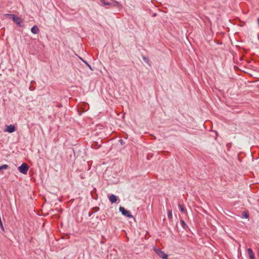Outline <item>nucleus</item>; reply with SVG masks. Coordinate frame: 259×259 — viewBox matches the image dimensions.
<instances>
[{
	"instance_id": "dca6fc26",
	"label": "nucleus",
	"mask_w": 259,
	"mask_h": 259,
	"mask_svg": "<svg viewBox=\"0 0 259 259\" xmlns=\"http://www.w3.org/2000/svg\"><path fill=\"white\" fill-rule=\"evenodd\" d=\"M167 217L169 220H170L172 219V210H168L167 211Z\"/></svg>"
},
{
	"instance_id": "aec40b11",
	"label": "nucleus",
	"mask_w": 259,
	"mask_h": 259,
	"mask_svg": "<svg viewBox=\"0 0 259 259\" xmlns=\"http://www.w3.org/2000/svg\"><path fill=\"white\" fill-rule=\"evenodd\" d=\"M93 210H94L93 211H95V212H96L98 211L99 210V208L98 207H94L93 208Z\"/></svg>"
},
{
	"instance_id": "f03ea898",
	"label": "nucleus",
	"mask_w": 259,
	"mask_h": 259,
	"mask_svg": "<svg viewBox=\"0 0 259 259\" xmlns=\"http://www.w3.org/2000/svg\"><path fill=\"white\" fill-rule=\"evenodd\" d=\"M29 166L26 163H23L18 167V170L22 174L26 175L29 169Z\"/></svg>"
},
{
	"instance_id": "f8f14e48",
	"label": "nucleus",
	"mask_w": 259,
	"mask_h": 259,
	"mask_svg": "<svg viewBox=\"0 0 259 259\" xmlns=\"http://www.w3.org/2000/svg\"><path fill=\"white\" fill-rule=\"evenodd\" d=\"M179 208L180 210V211L182 212V213H185L187 211L186 209L185 208L184 205H182V204H179Z\"/></svg>"
},
{
	"instance_id": "4be33fe9",
	"label": "nucleus",
	"mask_w": 259,
	"mask_h": 259,
	"mask_svg": "<svg viewBox=\"0 0 259 259\" xmlns=\"http://www.w3.org/2000/svg\"><path fill=\"white\" fill-rule=\"evenodd\" d=\"M56 106H57V107H62V104H57L56 105Z\"/></svg>"
},
{
	"instance_id": "2eb2a0df",
	"label": "nucleus",
	"mask_w": 259,
	"mask_h": 259,
	"mask_svg": "<svg viewBox=\"0 0 259 259\" xmlns=\"http://www.w3.org/2000/svg\"><path fill=\"white\" fill-rule=\"evenodd\" d=\"M9 167V165L7 164H4L1 166H0V170L3 169H8Z\"/></svg>"
},
{
	"instance_id": "6ab92c4d",
	"label": "nucleus",
	"mask_w": 259,
	"mask_h": 259,
	"mask_svg": "<svg viewBox=\"0 0 259 259\" xmlns=\"http://www.w3.org/2000/svg\"><path fill=\"white\" fill-rule=\"evenodd\" d=\"M119 142L120 143L121 145H123L125 144L124 142L122 139H120L119 140Z\"/></svg>"
},
{
	"instance_id": "0eeeda50",
	"label": "nucleus",
	"mask_w": 259,
	"mask_h": 259,
	"mask_svg": "<svg viewBox=\"0 0 259 259\" xmlns=\"http://www.w3.org/2000/svg\"><path fill=\"white\" fill-rule=\"evenodd\" d=\"M13 21L19 26H22L21 24L22 23V20L20 17L17 16Z\"/></svg>"
},
{
	"instance_id": "a211bd4d",
	"label": "nucleus",
	"mask_w": 259,
	"mask_h": 259,
	"mask_svg": "<svg viewBox=\"0 0 259 259\" xmlns=\"http://www.w3.org/2000/svg\"><path fill=\"white\" fill-rule=\"evenodd\" d=\"M142 58L145 62L148 63V59L145 56H143Z\"/></svg>"
},
{
	"instance_id": "9b49d317",
	"label": "nucleus",
	"mask_w": 259,
	"mask_h": 259,
	"mask_svg": "<svg viewBox=\"0 0 259 259\" xmlns=\"http://www.w3.org/2000/svg\"><path fill=\"white\" fill-rule=\"evenodd\" d=\"M6 16L8 18H10V19H12V20L13 21L15 18L16 17H17V16H16L14 14H6Z\"/></svg>"
},
{
	"instance_id": "20e7f679",
	"label": "nucleus",
	"mask_w": 259,
	"mask_h": 259,
	"mask_svg": "<svg viewBox=\"0 0 259 259\" xmlns=\"http://www.w3.org/2000/svg\"><path fill=\"white\" fill-rule=\"evenodd\" d=\"M16 128L15 125L13 124H10L9 125H6V128L5 129V132H7L9 133H12L16 131Z\"/></svg>"
},
{
	"instance_id": "5701e85b",
	"label": "nucleus",
	"mask_w": 259,
	"mask_h": 259,
	"mask_svg": "<svg viewBox=\"0 0 259 259\" xmlns=\"http://www.w3.org/2000/svg\"><path fill=\"white\" fill-rule=\"evenodd\" d=\"M257 23H258V24L259 25V17L257 18Z\"/></svg>"
},
{
	"instance_id": "f3484780",
	"label": "nucleus",
	"mask_w": 259,
	"mask_h": 259,
	"mask_svg": "<svg viewBox=\"0 0 259 259\" xmlns=\"http://www.w3.org/2000/svg\"><path fill=\"white\" fill-rule=\"evenodd\" d=\"M83 62L87 65V66H88L89 67V68L91 70H93V69L91 67V66L86 61H84V60H83Z\"/></svg>"
},
{
	"instance_id": "423d86ee",
	"label": "nucleus",
	"mask_w": 259,
	"mask_h": 259,
	"mask_svg": "<svg viewBox=\"0 0 259 259\" xmlns=\"http://www.w3.org/2000/svg\"><path fill=\"white\" fill-rule=\"evenodd\" d=\"M111 7H114L119 8L121 7V5L117 1L111 0Z\"/></svg>"
},
{
	"instance_id": "1a4fd4ad",
	"label": "nucleus",
	"mask_w": 259,
	"mask_h": 259,
	"mask_svg": "<svg viewBox=\"0 0 259 259\" xmlns=\"http://www.w3.org/2000/svg\"><path fill=\"white\" fill-rule=\"evenodd\" d=\"M247 252L250 259H255L254 253L250 248L247 249Z\"/></svg>"
},
{
	"instance_id": "4468645a",
	"label": "nucleus",
	"mask_w": 259,
	"mask_h": 259,
	"mask_svg": "<svg viewBox=\"0 0 259 259\" xmlns=\"http://www.w3.org/2000/svg\"><path fill=\"white\" fill-rule=\"evenodd\" d=\"M101 3L104 6L111 7V1L109 2H106L105 0H100Z\"/></svg>"
},
{
	"instance_id": "6e6552de",
	"label": "nucleus",
	"mask_w": 259,
	"mask_h": 259,
	"mask_svg": "<svg viewBox=\"0 0 259 259\" xmlns=\"http://www.w3.org/2000/svg\"><path fill=\"white\" fill-rule=\"evenodd\" d=\"M39 29L36 25L33 26L31 29V32L33 34H37L39 32Z\"/></svg>"
},
{
	"instance_id": "9d476101",
	"label": "nucleus",
	"mask_w": 259,
	"mask_h": 259,
	"mask_svg": "<svg viewBox=\"0 0 259 259\" xmlns=\"http://www.w3.org/2000/svg\"><path fill=\"white\" fill-rule=\"evenodd\" d=\"M180 224L185 230H187L189 228V227L183 220H181Z\"/></svg>"
},
{
	"instance_id": "412c9836",
	"label": "nucleus",
	"mask_w": 259,
	"mask_h": 259,
	"mask_svg": "<svg viewBox=\"0 0 259 259\" xmlns=\"http://www.w3.org/2000/svg\"><path fill=\"white\" fill-rule=\"evenodd\" d=\"M95 212V211H93L92 212H89L88 215H89V217H91Z\"/></svg>"
},
{
	"instance_id": "7ed1b4c3",
	"label": "nucleus",
	"mask_w": 259,
	"mask_h": 259,
	"mask_svg": "<svg viewBox=\"0 0 259 259\" xmlns=\"http://www.w3.org/2000/svg\"><path fill=\"white\" fill-rule=\"evenodd\" d=\"M155 251L160 258L162 259L167 258V254H166L164 251H162L161 249L157 248L155 250Z\"/></svg>"
},
{
	"instance_id": "ddd939ff",
	"label": "nucleus",
	"mask_w": 259,
	"mask_h": 259,
	"mask_svg": "<svg viewBox=\"0 0 259 259\" xmlns=\"http://www.w3.org/2000/svg\"><path fill=\"white\" fill-rule=\"evenodd\" d=\"M242 218H245V219H248L249 218V214L248 211H244L242 213Z\"/></svg>"
},
{
	"instance_id": "39448f33",
	"label": "nucleus",
	"mask_w": 259,
	"mask_h": 259,
	"mask_svg": "<svg viewBox=\"0 0 259 259\" xmlns=\"http://www.w3.org/2000/svg\"><path fill=\"white\" fill-rule=\"evenodd\" d=\"M108 198L111 203H114L117 202L118 197L114 194H111L108 196Z\"/></svg>"
},
{
	"instance_id": "f257e3e1",
	"label": "nucleus",
	"mask_w": 259,
	"mask_h": 259,
	"mask_svg": "<svg viewBox=\"0 0 259 259\" xmlns=\"http://www.w3.org/2000/svg\"><path fill=\"white\" fill-rule=\"evenodd\" d=\"M119 211L121 213V214L128 218H133V215L131 214V212L125 209L123 206H120L119 208Z\"/></svg>"
}]
</instances>
